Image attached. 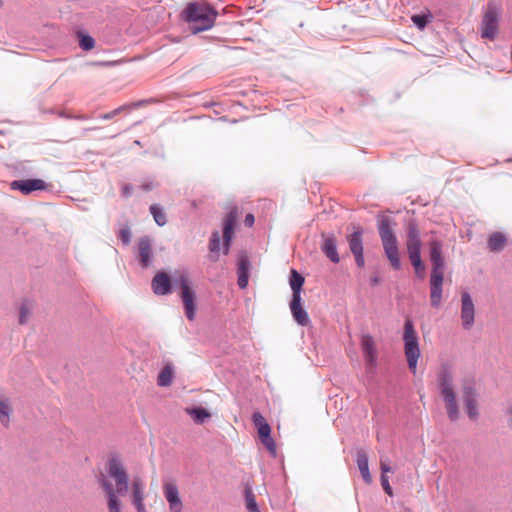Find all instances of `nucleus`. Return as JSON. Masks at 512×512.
<instances>
[{
	"mask_svg": "<svg viewBox=\"0 0 512 512\" xmlns=\"http://www.w3.org/2000/svg\"><path fill=\"white\" fill-rule=\"evenodd\" d=\"M131 190H132V188L130 186H128V185L124 186L123 190H122L123 191V195L128 197L130 195V193H131Z\"/></svg>",
	"mask_w": 512,
	"mask_h": 512,
	"instance_id": "44",
	"label": "nucleus"
},
{
	"mask_svg": "<svg viewBox=\"0 0 512 512\" xmlns=\"http://www.w3.org/2000/svg\"><path fill=\"white\" fill-rule=\"evenodd\" d=\"M381 486L383 488V490L389 495V496H392L393 495V490L389 484V479L386 475H381Z\"/></svg>",
	"mask_w": 512,
	"mask_h": 512,
	"instance_id": "41",
	"label": "nucleus"
},
{
	"mask_svg": "<svg viewBox=\"0 0 512 512\" xmlns=\"http://www.w3.org/2000/svg\"><path fill=\"white\" fill-rule=\"evenodd\" d=\"M140 262L143 267H148L152 259V243L148 237L140 238L138 241Z\"/></svg>",
	"mask_w": 512,
	"mask_h": 512,
	"instance_id": "22",
	"label": "nucleus"
},
{
	"mask_svg": "<svg viewBox=\"0 0 512 512\" xmlns=\"http://www.w3.org/2000/svg\"><path fill=\"white\" fill-rule=\"evenodd\" d=\"M162 492L168 503L170 512H182L184 504L180 496L179 487L175 480L165 479L162 484Z\"/></svg>",
	"mask_w": 512,
	"mask_h": 512,
	"instance_id": "8",
	"label": "nucleus"
},
{
	"mask_svg": "<svg viewBox=\"0 0 512 512\" xmlns=\"http://www.w3.org/2000/svg\"><path fill=\"white\" fill-rule=\"evenodd\" d=\"M95 41L89 35H81L80 37V46L82 49L88 51L94 48Z\"/></svg>",
	"mask_w": 512,
	"mask_h": 512,
	"instance_id": "38",
	"label": "nucleus"
},
{
	"mask_svg": "<svg viewBox=\"0 0 512 512\" xmlns=\"http://www.w3.org/2000/svg\"><path fill=\"white\" fill-rule=\"evenodd\" d=\"M304 281L305 279L300 273H298L295 269L291 270L289 283L293 292L292 297H301V290Z\"/></svg>",
	"mask_w": 512,
	"mask_h": 512,
	"instance_id": "25",
	"label": "nucleus"
},
{
	"mask_svg": "<svg viewBox=\"0 0 512 512\" xmlns=\"http://www.w3.org/2000/svg\"><path fill=\"white\" fill-rule=\"evenodd\" d=\"M107 473L114 481V485L104 475H101L99 478V483L108 498V510L109 512H121L118 497L124 496L128 491V473L123 463L116 457L109 459L107 463Z\"/></svg>",
	"mask_w": 512,
	"mask_h": 512,
	"instance_id": "1",
	"label": "nucleus"
},
{
	"mask_svg": "<svg viewBox=\"0 0 512 512\" xmlns=\"http://www.w3.org/2000/svg\"><path fill=\"white\" fill-rule=\"evenodd\" d=\"M506 245V237L499 232L493 233L488 239V247L491 251H501Z\"/></svg>",
	"mask_w": 512,
	"mask_h": 512,
	"instance_id": "29",
	"label": "nucleus"
},
{
	"mask_svg": "<svg viewBox=\"0 0 512 512\" xmlns=\"http://www.w3.org/2000/svg\"><path fill=\"white\" fill-rule=\"evenodd\" d=\"M351 252L355 257V261L358 267L362 268L365 265L363 255V239L362 230L358 228L352 234L347 237Z\"/></svg>",
	"mask_w": 512,
	"mask_h": 512,
	"instance_id": "11",
	"label": "nucleus"
},
{
	"mask_svg": "<svg viewBox=\"0 0 512 512\" xmlns=\"http://www.w3.org/2000/svg\"><path fill=\"white\" fill-rule=\"evenodd\" d=\"M151 287L156 295H167L171 293V279L165 272H157L151 282Z\"/></svg>",
	"mask_w": 512,
	"mask_h": 512,
	"instance_id": "17",
	"label": "nucleus"
},
{
	"mask_svg": "<svg viewBox=\"0 0 512 512\" xmlns=\"http://www.w3.org/2000/svg\"><path fill=\"white\" fill-rule=\"evenodd\" d=\"M185 412L193 418L196 424H203L211 417V413L202 407L186 408Z\"/></svg>",
	"mask_w": 512,
	"mask_h": 512,
	"instance_id": "28",
	"label": "nucleus"
},
{
	"mask_svg": "<svg viewBox=\"0 0 512 512\" xmlns=\"http://www.w3.org/2000/svg\"><path fill=\"white\" fill-rule=\"evenodd\" d=\"M510 415H511L510 423H511V426H512V409H511V411H510Z\"/></svg>",
	"mask_w": 512,
	"mask_h": 512,
	"instance_id": "46",
	"label": "nucleus"
},
{
	"mask_svg": "<svg viewBox=\"0 0 512 512\" xmlns=\"http://www.w3.org/2000/svg\"><path fill=\"white\" fill-rule=\"evenodd\" d=\"M301 297H292L290 302V310L294 320L301 326H307L310 322L307 312L301 304Z\"/></svg>",
	"mask_w": 512,
	"mask_h": 512,
	"instance_id": "18",
	"label": "nucleus"
},
{
	"mask_svg": "<svg viewBox=\"0 0 512 512\" xmlns=\"http://www.w3.org/2000/svg\"><path fill=\"white\" fill-rule=\"evenodd\" d=\"M404 353L407 359L408 367L413 374L416 373L417 363L420 357V349L417 333L415 331L413 322L407 319L404 324Z\"/></svg>",
	"mask_w": 512,
	"mask_h": 512,
	"instance_id": "5",
	"label": "nucleus"
},
{
	"mask_svg": "<svg viewBox=\"0 0 512 512\" xmlns=\"http://www.w3.org/2000/svg\"><path fill=\"white\" fill-rule=\"evenodd\" d=\"M209 249L211 253H218L220 250V235L218 231L212 233Z\"/></svg>",
	"mask_w": 512,
	"mask_h": 512,
	"instance_id": "37",
	"label": "nucleus"
},
{
	"mask_svg": "<svg viewBox=\"0 0 512 512\" xmlns=\"http://www.w3.org/2000/svg\"><path fill=\"white\" fill-rule=\"evenodd\" d=\"M172 379V368L170 366H165L158 375L157 384L161 387H166L172 383Z\"/></svg>",
	"mask_w": 512,
	"mask_h": 512,
	"instance_id": "31",
	"label": "nucleus"
},
{
	"mask_svg": "<svg viewBox=\"0 0 512 512\" xmlns=\"http://www.w3.org/2000/svg\"><path fill=\"white\" fill-rule=\"evenodd\" d=\"M322 251L333 263H338L340 261L337 252V243L334 236L330 235L324 238Z\"/></svg>",
	"mask_w": 512,
	"mask_h": 512,
	"instance_id": "23",
	"label": "nucleus"
},
{
	"mask_svg": "<svg viewBox=\"0 0 512 512\" xmlns=\"http://www.w3.org/2000/svg\"><path fill=\"white\" fill-rule=\"evenodd\" d=\"M218 12L205 2L189 3L182 11V18L189 24L193 33L211 29Z\"/></svg>",
	"mask_w": 512,
	"mask_h": 512,
	"instance_id": "2",
	"label": "nucleus"
},
{
	"mask_svg": "<svg viewBox=\"0 0 512 512\" xmlns=\"http://www.w3.org/2000/svg\"><path fill=\"white\" fill-rule=\"evenodd\" d=\"M377 282H378V279H377V278H375V279L373 280V283H377Z\"/></svg>",
	"mask_w": 512,
	"mask_h": 512,
	"instance_id": "47",
	"label": "nucleus"
},
{
	"mask_svg": "<svg viewBox=\"0 0 512 512\" xmlns=\"http://www.w3.org/2000/svg\"><path fill=\"white\" fill-rule=\"evenodd\" d=\"M150 212L153 215L155 222L159 226H164L166 224V215L161 207H159L157 204H153L150 206Z\"/></svg>",
	"mask_w": 512,
	"mask_h": 512,
	"instance_id": "34",
	"label": "nucleus"
},
{
	"mask_svg": "<svg viewBox=\"0 0 512 512\" xmlns=\"http://www.w3.org/2000/svg\"><path fill=\"white\" fill-rule=\"evenodd\" d=\"M246 508L249 512L258 510L255 495L250 489L246 490Z\"/></svg>",
	"mask_w": 512,
	"mask_h": 512,
	"instance_id": "36",
	"label": "nucleus"
},
{
	"mask_svg": "<svg viewBox=\"0 0 512 512\" xmlns=\"http://www.w3.org/2000/svg\"><path fill=\"white\" fill-rule=\"evenodd\" d=\"M250 270V261L247 255L242 254L238 260V281L237 284L241 289H245L248 285Z\"/></svg>",
	"mask_w": 512,
	"mask_h": 512,
	"instance_id": "20",
	"label": "nucleus"
},
{
	"mask_svg": "<svg viewBox=\"0 0 512 512\" xmlns=\"http://www.w3.org/2000/svg\"><path fill=\"white\" fill-rule=\"evenodd\" d=\"M437 383L445 403L447 415L451 421H456L459 418V407L453 386L452 372L446 367L443 368L438 374Z\"/></svg>",
	"mask_w": 512,
	"mask_h": 512,
	"instance_id": "3",
	"label": "nucleus"
},
{
	"mask_svg": "<svg viewBox=\"0 0 512 512\" xmlns=\"http://www.w3.org/2000/svg\"><path fill=\"white\" fill-rule=\"evenodd\" d=\"M500 11L494 5L489 3L484 13L481 23V36L489 40H494L498 33V18Z\"/></svg>",
	"mask_w": 512,
	"mask_h": 512,
	"instance_id": "7",
	"label": "nucleus"
},
{
	"mask_svg": "<svg viewBox=\"0 0 512 512\" xmlns=\"http://www.w3.org/2000/svg\"><path fill=\"white\" fill-rule=\"evenodd\" d=\"M261 443L266 447L269 453L276 457L277 455V447L274 439L271 437V434L268 436H264L260 438Z\"/></svg>",
	"mask_w": 512,
	"mask_h": 512,
	"instance_id": "35",
	"label": "nucleus"
},
{
	"mask_svg": "<svg viewBox=\"0 0 512 512\" xmlns=\"http://www.w3.org/2000/svg\"><path fill=\"white\" fill-rule=\"evenodd\" d=\"M153 188V185L152 184H144L143 185V189L148 191V190H151Z\"/></svg>",
	"mask_w": 512,
	"mask_h": 512,
	"instance_id": "45",
	"label": "nucleus"
},
{
	"mask_svg": "<svg viewBox=\"0 0 512 512\" xmlns=\"http://www.w3.org/2000/svg\"><path fill=\"white\" fill-rule=\"evenodd\" d=\"M147 103H148L147 100H140V101H137V102H132V103H129V104H125V105H122V106L114 109L113 111H111L109 113H106V114L102 115L101 118L102 119H111V118H113L114 116H116L117 114H119V113H121L123 111H131L133 109L143 107Z\"/></svg>",
	"mask_w": 512,
	"mask_h": 512,
	"instance_id": "27",
	"label": "nucleus"
},
{
	"mask_svg": "<svg viewBox=\"0 0 512 512\" xmlns=\"http://www.w3.org/2000/svg\"><path fill=\"white\" fill-rule=\"evenodd\" d=\"M119 237L124 244H129L131 240V231L128 227L123 228L119 232Z\"/></svg>",
	"mask_w": 512,
	"mask_h": 512,
	"instance_id": "40",
	"label": "nucleus"
},
{
	"mask_svg": "<svg viewBox=\"0 0 512 512\" xmlns=\"http://www.w3.org/2000/svg\"><path fill=\"white\" fill-rule=\"evenodd\" d=\"M409 258L415 269L416 275L423 279L425 277V266L421 260V254L410 255Z\"/></svg>",
	"mask_w": 512,
	"mask_h": 512,
	"instance_id": "32",
	"label": "nucleus"
},
{
	"mask_svg": "<svg viewBox=\"0 0 512 512\" xmlns=\"http://www.w3.org/2000/svg\"><path fill=\"white\" fill-rule=\"evenodd\" d=\"M433 19V16L430 12L426 14H416L411 17L412 22L415 26H417L420 30H423L426 25L431 22Z\"/></svg>",
	"mask_w": 512,
	"mask_h": 512,
	"instance_id": "33",
	"label": "nucleus"
},
{
	"mask_svg": "<svg viewBox=\"0 0 512 512\" xmlns=\"http://www.w3.org/2000/svg\"><path fill=\"white\" fill-rule=\"evenodd\" d=\"M475 307L471 296L467 292L461 295V320L465 329L472 327L474 323Z\"/></svg>",
	"mask_w": 512,
	"mask_h": 512,
	"instance_id": "14",
	"label": "nucleus"
},
{
	"mask_svg": "<svg viewBox=\"0 0 512 512\" xmlns=\"http://www.w3.org/2000/svg\"><path fill=\"white\" fill-rule=\"evenodd\" d=\"M30 307L27 303H23L20 307V316H19V323L24 324L26 323L29 315H30Z\"/></svg>",
	"mask_w": 512,
	"mask_h": 512,
	"instance_id": "39",
	"label": "nucleus"
},
{
	"mask_svg": "<svg viewBox=\"0 0 512 512\" xmlns=\"http://www.w3.org/2000/svg\"><path fill=\"white\" fill-rule=\"evenodd\" d=\"M254 426L257 428L259 438L271 434V427L260 412H254L252 416Z\"/></svg>",
	"mask_w": 512,
	"mask_h": 512,
	"instance_id": "24",
	"label": "nucleus"
},
{
	"mask_svg": "<svg viewBox=\"0 0 512 512\" xmlns=\"http://www.w3.org/2000/svg\"><path fill=\"white\" fill-rule=\"evenodd\" d=\"M176 283L180 288L179 295L183 302L185 315L189 321H193L196 316V294L193 284L186 273L179 274Z\"/></svg>",
	"mask_w": 512,
	"mask_h": 512,
	"instance_id": "6",
	"label": "nucleus"
},
{
	"mask_svg": "<svg viewBox=\"0 0 512 512\" xmlns=\"http://www.w3.org/2000/svg\"><path fill=\"white\" fill-rule=\"evenodd\" d=\"M11 413L12 408L9 400L0 397V422L6 427L9 425Z\"/></svg>",
	"mask_w": 512,
	"mask_h": 512,
	"instance_id": "30",
	"label": "nucleus"
},
{
	"mask_svg": "<svg viewBox=\"0 0 512 512\" xmlns=\"http://www.w3.org/2000/svg\"><path fill=\"white\" fill-rule=\"evenodd\" d=\"M145 484L139 477H134L131 482V502L137 512H148L144 504Z\"/></svg>",
	"mask_w": 512,
	"mask_h": 512,
	"instance_id": "10",
	"label": "nucleus"
},
{
	"mask_svg": "<svg viewBox=\"0 0 512 512\" xmlns=\"http://www.w3.org/2000/svg\"><path fill=\"white\" fill-rule=\"evenodd\" d=\"M361 347L364 353L366 363L369 366H373L377 358V352L373 337L369 334L363 335L361 338Z\"/></svg>",
	"mask_w": 512,
	"mask_h": 512,
	"instance_id": "19",
	"label": "nucleus"
},
{
	"mask_svg": "<svg viewBox=\"0 0 512 512\" xmlns=\"http://www.w3.org/2000/svg\"><path fill=\"white\" fill-rule=\"evenodd\" d=\"M430 260L432 263L431 275H444V259L442 257V244L437 240L429 243Z\"/></svg>",
	"mask_w": 512,
	"mask_h": 512,
	"instance_id": "13",
	"label": "nucleus"
},
{
	"mask_svg": "<svg viewBox=\"0 0 512 512\" xmlns=\"http://www.w3.org/2000/svg\"><path fill=\"white\" fill-rule=\"evenodd\" d=\"M238 218V209L236 207L232 208L230 212L226 215L223 222V238H224V254H228L230 242L232 240L234 234V228L236 225V221Z\"/></svg>",
	"mask_w": 512,
	"mask_h": 512,
	"instance_id": "12",
	"label": "nucleus"
},
{
	"mask_svg": "<svg viewBox=\"0 0 512 512\" xmlns=\"http://www.w3.org/2000/svg\"><path fill=\"white\" fill-rule=\"evenodd\" d=\"M357 465H358L359 471H360L364 481L367 484H370L372 481V477L369 472L368 457L365 452H358Z\"/></svg>",
	"mask_w": 512,
	"mask_h": 512,
	"instance_id": "26",
	"label": "nucleus"
},
{
	"mask_svg": "<svg viewBox=\"0 0 512 512\" xmlns=\"http://www.w3.org/2000/svg\"><path fill=\"white\" fill-rule=\"evenodd\" d=\"M444 275H431L430 286V300L433 307H439L442 297V284Z\"/></svg>",
	"mask_w": 512,
	"mask_h": 512,
	"instance_id": "21",
	"label": "nucleus"
},
{
	"mask_svg": "<svg viewBox=\"0 0 512 512\" xmlns=\"http://www.w3.org/2000/svg\"><path fill=\"white\" fill-rule=\"evenodd\" d=\"M406 248L409 256L421 254L420 231L414 221L409 222L407 226Z\"/></svg>",
	"mask_w": 512,
	"mask_h": 512,
	"instance_id": "15",
	"label": "nucleus"
},
{
	"mask_svg": "<svg viewBox=\"0 0 512 512\" xmlns=\"http://www.w3.org/2000/svg\"><path fill=\"white\" fill-rule=\"evenodd\" d=\"M379 235L382 241L383 249L391 266L399 270L401 262L399 257V248L397 238L392 231L388 218H383L378 226Z\"/></svg>",
	"mask_w": 512,
	"mask_h": 512,
	"instance_id": "4",
	"label": "nucleus"
},
{
	"mask_svg": "<svg viewBox=\"0 0 512 512\" xmlns=\"http://www.w3.org/2000/svg\"><path fill=\"white\" fill-rule=\"evenodd\" d=\"M46 187V183L41 179L17 180L11 183L12 189L19 190L25 195L33 191L45 190Z\"/></svg>",
	"mask_w": 512,
	"mask_h": 512,
	"instance_id": "16",
	"label": "nucleus"
},
{
	"mask_svg": "<svg viewBox=\"0 0 512 512\" xmlns=\"http://www.w3.org/2000/svg\"><path fill=\"white\" fill-rule=\"evenodd\" d=\"M254 216L252 214H247L245 217V224L251 227L254 224Z\"/></svg>",
	"mask_w": 512,
	"mask_h": 512,
	"instance_id": "43",
	"label": "nucleus"
},
{
	"mask_svg": "<svg viewBox=\"0 0 512 512\" xmlns=\"http://www.w3.org/2000/svg\"><path fill=\"white\" fill-rule=\"evenodd\" d=\"M461 393L469 418L476 420L478 417V410L477 392L474 383L471 381L464 382L462 385Z\"/></svg>",
	"mask_w": 512,
	"mask_h": 512,
	"instance_id": "9",
	"label": "nucleus"
},
{
	"mask_svg": "<svg viewBox=\"0 0 512 512\" xmlns=\"http://www.w3.org/2000/svg\"><path fill=\"white\" fill-rule=\"evenodd\" d=\"M380 468H381L382 475H386V473L392 471L391 467L389 466V464L386 461H383V460L380 463Z\"/></svg>",
	"mask_w": 512,
	"mask_h": 512,
	"instance_id": "42",
	"label": "nucleus"
}]
</instances>
